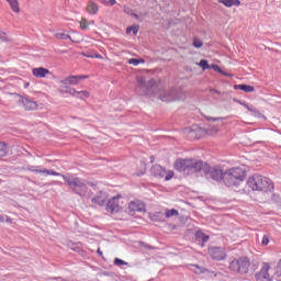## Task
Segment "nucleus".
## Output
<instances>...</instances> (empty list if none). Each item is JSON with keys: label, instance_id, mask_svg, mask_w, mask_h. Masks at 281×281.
<instances>
[{"label": "nucleus", "instance_id": "obj_1", "mask_svg": "<svg viewBox=\"0 0 281 281\" xmlns=\"http://www.w3.org/2000/svg\"><path fill=\"white\" fill-rule=\"evenodd\" d=\"M26 170L29 172H35V175H44V177H61L68 186V188L78 196L85 198L87 194H89V187H87V183L82 178H78L76 176H65L58 171H54L53 169H45L43 166H33V165H27Z\"/></svg>", "mask_w": 281, "mask_h": 281}, {"label": "nucleus", "instance_id": "obj_2", "mask_svg": "<svg viewBox=\"0 0 281 281\" xmlns=\"http://www.w3.org/2000/svg\"><path fill=\"white\" fill-rule=\"evenodd\" d=\"M138 87L136 91L139 95H158L161 102H175L181 100V92L177 89L159 90V85L155 79L146 81L145 77L137 78Z\"/></svg>", "mask_w": 281, "mask_h": 281}, {"label": "nucleus", "instance_id": "obj_3", "mask_svg": "<svg viewBox=\"0 0 281 281\" xmlns=\"http://www.w3.org/2000/svg\"><path fill=\"white\" fill-rule=\"evenodd\" d=\"M205 165L201 160L194 159H178L175 162V169L178 172H183V175H196V172L204 171Z\"/></svg>", "mask_w": 281, "mask_h": 281}, {"label": "nucleus", "instance_id": "obj_4", "mask_svg": "<svg viewBox=\"0 0 281 281\" xmlns=\"http://www.w3.org/2000/svg\"><path fill=\"white\" fill-rule=\"evenodd\" d=\"M248 188L257 192H273V182L271 179L261 175H254L247 181Z\"/></svg>", "mask_w": 281, "mask_h": 281}, {"label": "nucleus", "instance_id": "obj_5", "mask_svg": "<svg viewBox=\"0 0 281 281\" xmlns=\"http://www.w3.org/2000/svg\"><path fill=\"white\" fill-rule=\"evenodd\" d=\"M223 181L226 188H240V183L245 181V170L240 168H232L225 171Z\"/></svg>", "mask_w": 281, "mask_h": 281}, {"label": "nucleus", "instance_id": "obj_6", "mask_svg": "<svg viewBox=\"0 0 281 281\" xmlns=\"http://www.w3.org/2000/svg\"><path fill=\"white\" fill-rule=\"evenodd\" d=\"M249 259L247 257H241L231 261L229 270L245 276V273H249Z\"/></svg>", "mask_w": 281, "mask_h": 281}, {"label": "nucleus", "instance_id": "obj_7", "mask_svg": "<svg viewBox=\"0 0 281 281\" xmlns=\"http://www.w3.org/2000/svg\"><path fill=\"white\" fill-rule=\"evenodd\" d=\"M204 175L206 179H213V181H221L225 173H223V169L221 167H210V165L204 164Z\"/></svg>", "mask_w": 281, "mask_h": 281}, {"label": "nucleus", "instance_id": "obj_8", "mask_svg": "<svg viewBox=\"0 0 281 281\" xmlns=\"http://www.w3.org/2000/svg\"><path fill=\"white\" fill-rule=\"evenodd\" d=\"M209 255L211 256L212 260H225L227 258V251L225 250V247H218V246H211L209 248Z\"/></svg>", "mask_w": 281, "mask_h": 281}, {"label": "nucleus", "instance_id": "obj_9", "mask_svg": "<svg viewBox=\"0 0 281 281\" xmlns=\"http://www.w3.org/2000/svg\"><path fill=\"white\" fill-rule=\"evenodd\" d=\"M19 104L20 106H23L25 111H36V109H38V103H36V101L23 95H19Z\"/></svg>", "mask_w": 281, "mask_h": 281}, {"label": "nucleus", "instance_id": "obj_10", "mask_svg": "<svg viewBox=\"0 0 281 281\" xmlns=\"http://www.w3.org/2000/svg\"><path fill=\"white\" fill-rule=\"evenodd\" d=\"M257 281H271V276H269V265L263 263L259 272L255 274Z\"/></svg>", "mask_w": 281, "mask_h": 281}, {"label": "nucleus", "instance_id": "obj_11", "mask_svg": "<svg viewBox=\"0 0 281 281\" xmlns=\"http://www.w3.org/2000/svg\"><path fill=\"white\" fill-rule=\"evenodd\" d=\"M109 199V195L106 192L100 191L95 194L94 198L91 199V203H94V205H99L100 207H104L106 205V200Z\"/></svg>", "mask_w": 281, "mask_h": 281}, {"label": "nucleus", "instance_id": "obj_12", "mask_svg": "<svg viewBox=\"0 0 281 281\" xmlns=\"http://www.w3.org/2000/svg\"><path fill=\"white\" fill-rule=\"evenodd\" d=\"M128 210L130 212H146V204H144V202L136 200V201H132L128 204Z\"/></svg>", "mask_w": 281, "mask_h": 281}, {"label": "nucleus", "instance_id": "obj_13", "mask_svg": "<svg viewBox=\"0 0 281 281\" xmlns=\"http://www.w3.org/2000/svg\"><path fill=\"white\" fill-rule=\"evenodd\" d=\"M108 212H120V199L119 198H112L105 203Z\"/></svg>", "mask_w": 281, "mask_h": 281}, {"label": "nucleus", "instance_id": "obj_14", "mask_svg": "<svg viewBox=\"0 0 281 281\" xmlns=\"http://www.w3.org/2000/svg\"><path fill=\"white\" fill-rule=\"evenodd\" d=\"M150 173L157 179H164L166 177V169L161 165H155L151 167Z\"/></svg>", "mask_w": 281, "mask_h": 281}, {"label": "nucleus", "instance_id": "obj_15", "mask_svg": "<svg viewBox=\"0 0 281 281\" xmlns=\"http://www.w3.org/2000/svg\"><path fill=\"white\" fill-rule=\"evenodd\" d=\"M85 78H87V76H70L61 80L60 82L61 85L67 87V85H78L80 80H85Z\"/></svg>", "mask_w": 281, "mask_h": 281}, {"label": "nucleus", "instance_id": "obj_16", "mask_svg": "<svg viewBox=\"0 0 281 281\" xmlns=\"http://www.w3.org/2000/svg\"><path fill=\"white\" fill-rule=\"evenodd\" d=\"M32 74L35 78H45L49 74V69L43 67L33 68Z\"/></svg>", "mask_w": 281, "mask_h": 281}, {"label": "nucleus", "instance_id": "obj_17", "mask_svg": "<svg viewBox=\"0 0 281 281\" xmlns=\"http://www.w3.org/2000/svg\"><path fill=\"white\" fill-rule=\"evenodd\" d=\"M234 89L238 90V91H245V93H254L255 88L254 86H249V85H235Z\"/></svg>", "mask_w": 281, "mask_h": 281}, {"label": "nucleus", "instance_id": "obj_18", "mask_svg": "<svg viewBox=\"0 0 281 281\" xmlns=\"http://www.w3.org/2000/svg\"><path fill=\"white\" fill-rule=\"evenodd\" d=\"M220 3H223L226 8H232L234 5L238 8V5H240V0H220Z\"/></svg>", "mask_w": 281, "mask_h": 281}, {"label": "nucleus", "instance_id": "obj_19", "mask_svg": "<svg viewBox=\"0 0 281 281\" xmlns=\"http://www.w3.org/2000/svg\"><path fill=\"white\" fill-rule=\"evenodd\" d=\"M7 2L9 3L12 12H15V14H19V12H21L18 0H7Z\"/></svg>", "mask_w": 281, "mask_h": 281}, {"label": "nucleus", "instance_id": "obj_20", "mask_svg": "<svg viewBox=\"0 0 281 281\" xmlns=\"http://www.w3.org/2000/svg\"><path fill=\"white\" fill-rule=\"evenodd\" d=\"M195 238L196 240H201L202 243H207V240H210V235H205V233L198 231L195 233Z\"/></svg>", "mask_w": 281, "mask_h": 281}, {"label": "nucleus", "instance_id": "obj_21", "mask_svg": "<svg viewBox=\"0 0 281 281\" xmlns=\"http://www.w3.org/2000/svg\"><path fill=\"white\" fill-rule=\"evenodd\" d=\"M87 10L89 14H98V4H95L93 1L88 2Z\"/></svg>", "mask_w": 281, "mask_h": 281}, {"label": "nucleus", "instance_id": "obj_22", "mask_svg": "<svg viewBox=\"0 0 281 281\" xmlns=\"http://www.w3.org/2000/svg\"><path fill=\"white\" fill-rule=\"evenodd\" d=\"M166 218H172V216H179V211L177 209L166 210Z\"/></svg>", "mask_w": 281, "mask_h": 281}, {"label": "nucleus", "instance_id": "obj_23", "mask_svg": "<svg viewBox=\"0 0 281 281\" xmlns=\"http://www.w3.org/2000/svg\"><path fill=\"white\" fill-rule=\"evenodd\" d=\"M144 63H146L145 59H137V58H131L128 59V65H133L134 67H137V65H144Z\"/></svg>", "mask_w": 281, "mask_h": 281}, {"label": "nucleus", "instance_id": "obj_24", "mask_svg": "<svg viewBox=\"0 0 281 281\" xmlns=\"http://www.w3.org/2000/svg\"><path fill=\"white\" fill-rule=\"evenodd\" d=\"M5 155H8V144L0 142V157H5Z\"/></svg>", "mask_w": 281, "mask_h": 281}, {"label": "nucleus", "instance_id": "obj_25", "mask_svg": "<svg viewBox=\"0 0 281 281\" xmlns=\"http://www.w3.org/2000/svg\"><path fill=\"white\" fill-rule=\"evenodd\" d=\"M55 37H57L59 41H67V40L72 41L71 36L67 33H56Z\"/></svg>", "mask_w": 281, "mask_h": 281}, {"label": "nucleus", "instance_id": "obj_26", "mask_svg": "<svg viewBox=\"0 0 281 281\" xmlns=\"http://www.w3.org/2000/svg\"><path fill=\"white\" fill-rule=\"evenodd\" d=\"M199 66L202 68L203 71H205V69H212V66L207 63L206 59H201Z\"/></svg>", "mask_w": 281, "mask_h": 281}, {"label": "nucleus", "instance_id": "obj_27", "mask_svg": "<svg viewBox=\"0 0 281 281\" xmlns=\"http://www.w3.org/2000/svg\"><path fill=\"white\" fill-rule=\"evenodd\" d=\"M196 128H199L198 126H192V127H187L184 130V133H189V135H191V137H194V135H196Z\"/></svg>", "mask_w": 281, "mask_h": 281}, {"label": "nucleus", "instance_id": "obj_28", "mask_svg": "<svg viewBox=\"0 0 281 281\" xmlns=\"http://www.w3.org/2000/svg\"><path fill=\"white\" fill-rule=\"evenodd\" d=\"M76 98H80V100H85V98H89V92L86 90L77 92Z\"/></svg>", "mask_w": 281, "mask_h": 281}, {"label": "nucleus", "instance_id": "obj_29", "mask_svg": "<svg viewBox=\"0 0 281 281\" xmlns=\"http://www.w3.org/2000/svg\"><path fill=\"white\" fill-rule=\"evenodd\" d=\"M114 265H115V267H124V266L128 265V262H126V261H124L120 258H115L114 259Z\"/></svg>", "mask_w": 281, "mask_h": 281}, {"label": "nucleus", "instance_id": "obj_30", "mask_svg": "<svg viewBox=\"0 0 281 281\" xmlns=\"http://www.w3.org/2000/svg\"><path fill=\"white\" fill-rule=\"evenodd\" d=\"M202 45H203V41H201L199 38L193 40V47H195V49H201Z\"/></svg>", "mask_w": 281, "mask_h": 281}, {"label": "nucleus", "instance_id": "obj_31", "mask_svg": "<svg viewBox=\"0 0 281 281\" xmlns=\"http://www.w3.org/2000/svg\"><path fill=\"white\" fill-rule=\"evenodd\" d=\"M8 41V33L0 30V43H5Z\"/></svg>", "mask_w": 281, "mask_h": 281}, {"label": "nucleus", "instance_id": "obj_32", "mask_svg": "<svg viewBox=\"0 0 281 281\" xmlns=\"http://www.w3.org/2000/svg\"><path fill=\"white\" fill-rule=\"evenodd\" d=\"M271 201H272V203H277V205H280V203H281V198H280V195H278V194H272Z\"/></svg>", "mask_w": 281, "mask_h": 281}, {"label": "nucleus", "instance_id": "obj_33", "mask_svg": "<svg viewBox=\"0 0 281 281\" xmlns=\"http://www.w3.org/2000/svg\"><path fill=\"white\" fill-rule=\"evenodd\" d=\"M195 267L196 270H194L195 273L200 274V273H205L207 271V269L200 267V266H193Z\"/></svg>", "mask_w": 281, "mask_h": 281}, {"label": "nucleus", "instance_id": "obj_34", "mask_svg": "<svg viewBox=\"0 0 281 281\" xmlns=\"http://www.w3.org/2000/svg\"><path fill=\"white\" fill-rule=\"evenodd\" d=\"M78 92H79V91H77V90L74 89V88H69V90H68V93H69L70 95H74V98H76V95H78Z\"/></svg>", "mask_w": 281, "mask_h": 281}, {"label": "nucleus", "instance_id": "obj_35", "mask_svg": "<svg viewBox=\"0 0 281 281\" xmlns=\"http://www.w3.org/2000/svg\"><path fill=\"white\" fill-rule=\"evenodd\" d=\"M132 32H133L134 36H137V33L139 32V26H137V25L132 26Z\"/></svg>", "mask_w": 281, "mask_h": 281}, {"label": "nucleus", "instance_id": "obj_36", "mask_svg": "<svg viewBox=\"0 0 281 281\" xmlns=\"http://www.w3.org/2000/svg\"><path fill=\"white\" fill-rule=\"evenodd\" d=\"M261 245H263V247H267V245H269V237L263 236Z\"/></svg>", "mask_w": 281, "mask_h": 281}, {"label": "nucleus", "instance_id": "obj_37", "mask_svg": "<svg viewBox=\"0 0 281 281\" xmlns=\"http://www.w3.org/2000/svg\"><path fill=\"white\" fill-rule=\"evenodd\" d=\"M127 14H131V16H134V19H136L137 21H142L139 19V15L137 13H133V11H131V10L127 12Z\"/></svg>", "mask_w": 281, "mask_h": 281}, {"label": "nucleus", "instance_id": "obj_38", "mask_svg": "<svg viewBox=\"0 0 281 281\" xmlns=\"http://www.w3.org/2000/svg\"><path fill=\"white\" fill-rule=\"evenodd\" d=\"M172 177H175L173 172H169L168 175H165V181H170V179H172Z\"/></svg>", "mask_w": 281, "mask_h": 281}, {"label": "nucleus", "instance_id": "obj_39", "mask_svg": "<svg viewBox=\"0 0 281 281\" xmlns=\"http://www.w3.org/2000/svg\"><path fill=\"white\" fill-rule=\"evenodd\" d=\"M210 66H211V69H213L214 71L221 72V67H218V65L213 64V65H210Z\"/></svg>", "mask_w": 281, "mask_h": 281}, {"label": "nucleus", "instance_id": "obj_40", "mask_svg": "<svg viewBox=\"0 0 281 281\" xmlns=\"http://www.w3.org/2000/svg\"><path fill=\"white\" fill-rule=\"evenodd\" d=\"M209 122L212 121V122H218V120H223V117H207L206 119Z\"/></svg>", "mask_w": 281, "mask_h": 281}, {"label": "nucleus", "instance_id": "obj_41", "mask_svg": "<svg viewBox=\"0 0 281 281\" xmlns=\"http://www.w3.org/2000/svg\"><path fill=\"white\" fill-rule=\"evenodd\" d=\"M88 58H102L100 54L88 55Z\"/></svg>", "mask_w": 281, "mask_h": 281}, {"label": "nucleus", "instance_id": "obj_42", "mask_svg": "<svg viewBox=\"0 0 281 281\" xmlns=\"http://www.w3.org/2000/svg\"><path fill=\"white\" fill-rule=\"evenodd\" d=\"M210 93H211L212 95H214V93H217V95H221V91H218V90H216V89H211V90H210Z\"/></svg>", "mask_w": 281, "mask_h": 281}, {"label": "nucleus", "instance_id": "obj_43", "mask_svg": "<svg viewBox=\"0 0 281 281\" xmlns=\"http://www.w3.org/2000/svg\"><path fill=\"white\" fill-rule=\"evenodd\" d=\"M277 273L281 277V261L277 266Z\"/></svg>", "mask_w": 281, "mask_h": 281}, {"label": "nucleus", "instance_id": "obj_44", "mask_svg": "<svg viewBox=\"0 0 281 281\" xmlns=\"http://www.w3.org/2000/svg\"><path fill=\"white\" fill-rule=\"evenodd\" d=\"M131 32H133V26H128V27L126 29V34H131Z\"/></svg>", "mask_w": 281, "mask_h": 281}, {"label": "nucleus", "instance_id": "obj_45", "mask_svg": "<svg viewBox=\"0 0 281 281\" xmlns=\"http://www.w3.org/2000/svg\"><path fill=\"white\" fill-rule=\"evenodd\" d=\"M97 254L99 255V256H103V252H102V250H100V248H98V250H97Z\"/></svg>", "mask_w": 281, "mask_h": 281}, {"label": "nucleus", "instance_id": "obj_46", "mask_svg": "<svg viewBox=\"0 0 281 281\" xmlns=\"http://www.w3.org/2000/svg\"><path fill=\"white\" fill-rule=\"evenodd\" d=\"M109 3H110V5H115L116 1L115 0H110Z\"/></svg>", "mask_w": 281, "mask_h": 281}, {"label": "nucleus", "instance_id": "obj_47", "mask_svg": "<svg viewBox=\"0 0 281 281\" xmlns=\"http://www.w3.org/2000/svg\"><path fill=\"white\" fill-rule=\"evenodd\" d=\"M0 223H3V216L0 215Z\"/></svg>", "mask_w": 281, "mask_h": 281}, {"label": "nucleus", "instance_id": "obj_48", "mask_svg": "<svg viewBox=\"0 0 281 281\" xmlns=\"http://www.w3.org/2000/svg\"><path fill=\"white\" fill-rule=\"evenodd\" d=\"M53 183H59V184H60L61 182H59V181H53Z\"/></svg>", "mask_w": 281, "mask_h": 281}]
</instances>
